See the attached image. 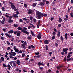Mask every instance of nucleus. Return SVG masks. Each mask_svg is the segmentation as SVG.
I'll return each instance as SVG.
<instances>
[{
	"label": "nucleus",
	"instance_id": "nucleus-1",
	"mask_svg": "<svg viewBox=\"0 0 73 73\" xmlns=\"http://www.w3.org/2000/svg\"><path fill=\"white\" fill-rule=\"evenodd\" d=\"M36 15L38 16V19H41V16H42V13L40 12H38L36 13Z\"/></svg>",
	"mask_w": 73,
	"mask_h": 73
},
{
	"label": "nucleus",
	"instance_id": "nucleus-2",
	"mask_svg": "<svg viewBox=\"0 0 73 73\" xmlns=\"http://www.w3.org/2000/svg\"><path fill=\"white\" fill-rule=\"evenodd\" d=\"M28 14H31L33 13V10L32 9H29L27 12Z\"/></svg>",
	"mask_w": 73,
	"mask_h": 73
},
{
	"label": "nucleus",
	"instance_id": "nucleus-3",
	"mask_svg": "<svg viewBox=\"0 0 73 73\" xmlns=\"http://www.w3.org/2000/svg\"><path fill=\"white\" fill-rule=\"evenodd\" d=\"M41 33H39L37 36V38H38V39L39 40H40V39H41Z\"/></svg>",
	"mask_w": 73,
	"mask_h": 73
},
{
	"label": "nucleus",
	"instance_id": "nucleus-4",
	"mask_svg": "<svg viewBox=\"0 0 73 73\" xmlns=\"http://www.w3.org/2000/svg\"><path fill=\"white\" fill-rule=\"evenodd\" d=\"M27 30V28L26 27H24L21 30V32H23V33H25Z\"/></svg>",
	"mask_w": 73,
	"mask_h": 73
},
{
	"label": "nucleus",
	"instance_id": "nucleus-5",
	"mask_svg": "<svg viewBox=\"0 0 73 73\" xmlns=\"http://www.w3.org/2000/svg\"><path fill=\"white\" fill-rule=\"evenodd\" d=\"M15 51L17 53H21L23 52L22 50H20L19 51V50H18L17 49L16 50H15Z\"/></svg>",
	"mask_w": 73,
	"mask_h": 73
},
{
	"label": "nucleus",
	"instance_id": "nucleus-6",
	"mask_svg": "<svg viewBox=\"0 0 73 73\" xmlns=\"http://www.w3.org/2000/svg\"><path fill=\"white\" fill-rule=\"evenodd\" d=\"M44 43L45 44H48L49 43V40H45L44 41Z\"/></svg>",
	"mask_w": 73,
	"mask_h": 73
},
{
	"label": "nucleus",
	"instance_id": "nucleus-7",
	"mask_svg": "<svg viewBox=\"0 0 73 73\" xmlns=\"http://www.w3.org/2000/svg\"><path fill=\"white\" fill-rule=\"evenodd\" d=\"M5 35L7 36V37H9V38H11V37H12V36H11V35H10V34H9L8 33H5Z\"/></svg>",
	"mask_w": 73,
	"mask_h": 73
},
{
	"label": "nucleus",
	"instance_id": "nucleus-8",
	"mask_svg": "<svg viewBox=\"0 0 73 73\" xmlns=\"http://www.w3.org/2000/svg\"><path fill=\"white\" fill-rule=\"evenodd\" d=\"M68 50V48H63L62 51L64 52H66Z\"/></svg>",
	"mask_w": 73,
	"mask_h": 73
},
{
	"label": "nucleus",
	"instance_id": "nucleus-9",
	"mask_svg": "<svg viewBox=\"0 0 73 73\" xmlns=\"http://www.w3.org/2000/svg\"><path fill=\"white\" fill-rule=\"evenodd\" d=\"M38 65L39 66H41V65H42V66H44V64L41 62H38Z\"/></svg>",
	"mask_w": 73,
	"mask_h": 73
},
{
	"label": "nucleus",
	"instance_id": "nucleus-10",
	"mask_svg": "<svg viewBox=\"0 0 73 73\" xmlns=\"http://www.w3.org/2000/svg\"><path fill=\"white\" fill-rule=\"evenodd\" d=\"M20 62L19 60L18 59L17 60V65H20Z\"/></svg>",
	"mask_w": 73,
	"mask_h": 73
},
{
	"label": "nucleus",
	"instance_id": "nucleus-11",
	"mask_svg": "<svg viewBox=\"0 0 73 73\" xmlns=\"http://www.w3.org/2000/svg\"><path fill=\"white\" fill-rule=\"evenodd\" d=\"M9 3L10 4H11V7H13V6H14V4H13V3H12V2L10 1L9 2Z\"/></svg>",
	"mask_w": 73,
	"mask_h": 73
},
{
	"label": "nucleus",
	"instance_id": "nucleus-12",
	"mask_svg": "<svg viewBox=\"0 0 73 73\" xmlns=\"http://www.w3.org/2000/svg\"><path fill=\"white\" fill-rule=\"evenodd\" d=\"M62 67H63V66L62 65L60 66H58L56 67V68L58 69H60V68H62Z\"/></svg>",
	"mask_w": 73,
	"mask_h": 73
},
{
	"label": "nucleus",
	"instance_id": "nucleus-13",
	"mask_svg": "<svg viewBox=\"0 0 73 73\" xmlns=\"http://www.w3.org/2000/svg\"><path fill=\"white\" fill-rule=\"evenodd\" d=\"M64 37L66 40H68V36H67V33H66L64 35Z\"/></svg>",
	"mask_w": 73,
	"mask_h": 73
},
{
	"label": "nucleus",
	"instance_id": "nucleus-14",
	"mask_svg": "<svg viewBox=\"0 0 73 73\" xmlns=\"http://www.w3.org/2000/svg\"><path fill=\"white\" fill-rule=\"evenodd\" d=\"M8 22L9 23H11L13 22V20L10 19L9 20V21H8Z\"/></svg>",
	"mask_w": 73,
	"mask_h": 73
},
{
	"label": "nucleus",
	"instance_id": "nucleus-15",
	"mask_svg": "<svg viewBox=\"0 0 73 73\" xmlns=\"http://www.w3.org/2000/svg\"><path fill=\"white\" fill-rule=\"evenodd\" d=\"M17 15V14H15L13 15V17H15V18H17L18 17H19V16H18V15Z\"/></svg>",
	"mask_w": 73,
	"mask_h": 73
},
{
	"label": "nucleus",
	"instance_id": "nucleus-16",
	"mask_svg": "<svg viewBox=\"0 0 73 73\" xmlns=\"http://www.w3.org/2000/svg\"><path fill=\"white\" fill-rule=\"evenodd\" d=\"M62 19H61V18L59 17V18L58 21L60 22V23H61V22H62Z\"/></svg>",
	"mask_w": 73,
	"mask_h": 73
},
{
	"label": "nucleus",
	"instance_id": "nucleus-17",
	"mask_svg": "<svg viewBox=\"0 0 73 73\" xmlns=\"http://www.w3.org/2000/svg\"><path fill=\"white\" fill-rule=\"evenodd\" d=\"M18 26L19 25H18V24L16 23L13 26L14 27H15V28H17Z\"/></svg>",
	"mask_w": 73,
	"mask_h": 73
},
{
	"label": "nucleus",
	"instance_id": "nucleus-18",
	"mask_svg": "<svg viewBox=\"0 0 73 73\" xmlns=\"http://www.w3.org/2000/svg\"><path fill=\"white\" fill-rule=\"evenodd\" d=\"M40 5L41 6H44L45 5V3L44 2H40Z\"/></svg>",
	"mask_w": 73,
	"mask_h": 73
},
{
	"label": "nucleus",
	"instance_id": "nucleus-19",
	"mask_svg": "<svg viewBox=\"0 0 73 73\" xmlns=\"http://www.w3.org/2000/svg\"><path fill=\"white\" fill-rule=\"evenodd\" d=\"M8 33L9 34H11V33H13V30H10L9 31H8Z\"/></svg>",
	"mask_w": 73,
	"mask_h": 73
},
{
	"label": "nucleus",
	"instance_id": "nucleus-20",
	"mask_svg": "<svg viewBox=\"0 0 73 73\" xmlns=\"http://www.w3.org/2000/svg\"><path fill=\"white\" fill-rule=\"evenodd\" d=\"M47 16V14H43V13H42V15L41 17H44V16H45V17H46Z\"/></svg>",
	"mask_w": 73,
	"mask_h": 73
},
{
	"label": "nucleus",
	"instance_id": "nucleus-21",
	"mask_svg": "<svg viewBox=\"0 0 73 73\" xmlns=\"http://www.w3.org/2000/svg\"><path fill=\"white\" fill-rule=\"evenodd\" d=\"M11 53L13 54V56H15L16 55V52H11Z\"/></svg>",
	"mask_w": 73,
	"mask_h": 73
},
{
	"label": "nucleus",
	"instance_id": "nucleus-22",
	"mask_svg": "<svg viewBox=\"0 0 73 73\" xmlns=\"http://www.w3.org/2000/svg\"><path fill=\"white\" fill-rule=\"evenodd\" d=\"M11 7L12 9H14V10H15V9H16V7L15 6Z\"/></svg>",
	"mask_w": 73,
	"mask_h": 73
},
{
	"label": "nucleus",
	"instance_id": "nucleus-23",
	"mask_svg": "<svg viewBox=\"0 0 73 73\" xmlns=\"http://www.w3.org/2000/svg\"><path fill=\"white\" fill-rule=\"evenodd\" d=\"M13 66L14 67H16V63L15 62H13Z\"/></svg>",
	"mask_w": 73,
	"mask_h": 73
},
{
	"label": "nucleus",
	"instance_id": "nucleus-24",
	"mask_svg": "<svg viewBox=\"0 0 73 73\" xmlns=\"http://www.w3.org/2000/svg\"><path fill=\"white\" fill-rule=\"evenodd\" d=\"M71 60H72V58H68L67 59V62H69Z\"/></svg>",
	"mask_w": 73,
	"mask_h": 73
},
{
	"label": "nucleus",
	"instance_id": "nucleus-25",
	"mask_svg": "<svg viewBox=\"0 0 73 73\" xmlns=\"http://www.w3.org/2000/svg\"><path fill=\"white\" fill-rule=\"evenodd\" d=\"M21 45L22 46H23V48H24V49H25L26 48H25V45L24 44H22Z\"/></svg>",
	"mask_w": 73,
	"mask_h": 73
},
{
	"label": "nucleus",
	"instance_id": "nucleus-26",
	"mask_svg": "<svg viewBox=\"0 0 73 73\" xmlns=\"http://www.w3.org/2000/svg\"><path fill=\"white\" fill-rule=\"evenodd\" d=\"M7 67L9 68L8 69L9 70H10L11 69V66L9 64H8L7 65Z\"/></svg>",
	"mask_w": 73,
	"mask_h": 73
},
{
	"label": "nucleus",
	"instance_id": "nucleus-27",
	"mask_svg": "<svg viewBox=\"0 0 73 73\" xmlns=\"http://www.w3.org/2000/svg\"><path fill=\"white\" fill-rule=\"evenodd\" d=\"M24 33H26V34H27V35H29V32H28V31H26Z\"/></svg>",
	"mask_w": 73,
	"mask_h": 73
},
{
	"label": "nucleus",
	"instance_id": "nucleus-28",
	"mask_svg": "<svg viewBox=\"0 0 73 73\" xmlns=\"http://www.w3.org/2000/svg\"><path fill=\"white\" fill-rule=\"evenodd\" d=\"M70 57H71V55H69V54H68V55L67 56V58H70Z\"/></svg>",
	"mask_w": 73,
	"mask_h": 73
},
{
	"label": "nucleus",
	"instance_id": "nucleus-29",
	"mask_svg": "<svg viewBox=\"0 0 73 73\" xmlns=\"http://www.w3.org/2000/svg\"><path fill=\"white\" fill-rule=\"evenodd\" d=\"M1 9L2 10V11H3V12H5V8H4V7H2Z\"/></svg>",
	"mask_w": 73,
	"mask_h": 73
},
{
	"label": "nucleus",
	"instance_id": "nucleus-30",
	"mask_svg": "<svg viewBox=\"0 0 73 73\" xmlns=\"http://www.w3.org/2000/svg\"><path fill=\"white\" fill-rule=\"evenodd\" d=\"M60 36V31H58V34H57V36L58 37H59Z\"/></svg>",
	"mask_w": 73,
	"mask_h": 73
},
{
	"label": "nucleus",
	"instance_id": "nucleus-31",
	"mask_svg": "<svg viewBox=\"0 0 73 73\" xmlns=\"http://www.w3.org/2000/svg\"><path fill=\"white\" fill-rule=\"evenodd\" d=\"M22 29V28L21 27H19L17 28V29L18 30H19L20 31H21H21H22V29Z\"/></svg>",
	"mask_w": 73,
	"mask_h": 73
},
{
	"label": "nucleus",
	"instance_id": "nucleus-32",
	"mask_svg": "<svg viewBox=\"0 0 73 73\" xmlns=\"http://www.w3.org/2000/svg\"><path fill=\"white\" fill-rule=\"evenodd\" d=\"M70 15L71 17H73V13L71 12L70 14Z\"/></svg>",
	"mask_w": 73,
	"mask_h": 73
},
{
	"label": "nucleus",
	"instance_id": "nucleus-33",
	"mask_svg": "<svg viewBox=\"0 0 73 73\" xmlns=\"http://www.w3.org/2000/svg\"><path fill=\"white\" fill-rule=\"evenodd\" d=\"M45 48L46 50H48V45H46V46Z\"/></svg>",
	"mask_w": 73,
	"mask_h": 73
},
{
	"label": "nucleus",
	"instance_id": "nucleus-34",
	"mask_svg": "<svg viewBox=\"0 0 73 73\" xmlns=\"http://www.w3.org/2000/svg\"><path fill=\"white\" fill-rule=\"evenodd\" d=\"M3 68H7V65H6L5 64H3Z\"/></svg>",
	"mask_w": 73,
	"mask_h": 73
},
{
	"label": "nucleus",
	"instance_id": "nucleus-35",
	"mask_svg": "<svg viewBox=\"0 0 73 73\" xmlns=\"http://www.w3.org/2000/svg\"><path fill=\"white\" fill-rule=\"evenodd\" d=\"M33 21L34 23H36V22H37V21L36 20V19H33Z\"/></svg>",
	"mask_w": 73,
	"mask_h": 73
},
{
	"label": "nucleus",
	"instance_id": "nucleus-36",
	"mask_svg": "<svg viewBox=\"0 0 73 73\" xmlns=\"http://www.w3.org/2000/svg\"><path fill=\"white\" fill-rule=\"evenodd\" d=\"M1 60L2 61H4V58L3 57H1Z\"/></svg>",
	"mask_w": 73,
	"mask_h": 73
},
{
	"label": "nucleus",
	"instance_id": "nucleus-37",
	"mask_svg": "<svg viewBox=\"0 0 73 73\" xmlns=\"http://www.w3.org/2000/svg\"><path fill=\"white\" fill-rule=\"evenodd\" d=\"M55 44L56 47H57L58 46V44L57 43V42H55Z\"/></svg>",
	"mask_w": 73,
	"mask_h": 73
},
{
	"label": "nucleus",
	"instance_id": "nucleus-38",
	"mask_svg": "<svg viewBox=\"0 0 73 73\" xmlns=\"http://www.w3.org/2000/svg\"><path fill=\"white\" fill-rule=\"evenodd\" d=\"M60 38L62 40V41H63L64 40V38L62 36H61L60 37Z\"/></svg>",
	"mask_w": 73,
	"mask_h": 73
},
{
	"label": "nucleus",
	"instance_id": "nucleus-39",
	"mask_svg": "<svg viewBox=\"0 0 73 73\" xmlns=\"http://www.w3.org/2000/svg\"><path fill=\"white\" fill-rule=\"evenodd\" d=\"M24 7H25V8H27V7H28V5H27L26 4H25L24 5Z\"/></svg>",
	"mask_w": 73,
	"mask_h": 73
},
{
	"label": "nucleus",
	"instance_id": "nucleus-40",
	"mask_svg": "<svg viewBox=\"0 0 73 73\" xmlns=\"http://www.w3.org/2000/svg\"><path fill=\"white\" fill-rule=\"evenodd\" d=\"M35 54L36 55H38L39 54V52H37H37H35Z\"/></svg>",
	"mask_w": 73,
	"mask_h": 73
},
{
	"label": "nucleus",
	"instance_id": "nucleus-41",
	"mask_svg": "<svg viewBox=\"0 0 73 73\" xmlns=\"http://www.w3.org/2000/svg\"><path fill=\"white\" fill-rule=\"evenodd\" d=\"M56 33H55V32H53L52 33V35L53 36H55L56 35Z\"/></svg>",
	"mask_w": 73,
	"mask_h": 73
},
{
	"label": "nucleus",
	"instance_id": "nucleus-42",
	"mask_svg": "<svg viewBox=\"0 0 73 73\" xmlns=\"http://www.w3.org/2000/svg\"><path fill=\"white\" fill-rule=\"evenodd\" d=\"M48 72L49 73H51V72H52V70H50V69H48Z\"/></svg>",
	"mask_w": 73,
	"mask_h": 73
},
{
	"label": "nucleus",
	"instance_id": "nucleus-43",
	"mask_svg": "<svg viewBox=\"0 0 73 73\" xmlns=\"http://www.w3.org/2000/svg\"><path fill=\"white\" fill-rule=\"evenodd\" d=\"M61 26V24H59V25H58V28H60Z\"/></svg>",
	"mask_w": 73,
	"mask_h": 73
},
{
	"label": "nucleus",
	"instance_id": "nucleus-44",
	"mask_svg": "<svg viewBox=\"0 0 73 73\" xmlns=\"http://www.w3.org/2000/svg\"><path fill=\"white\" fill-rule=\"evenodd\" d=\"M5 21H0V22H1V24H4V22Z\"/></svg>",
	"mask_w": 73,
	"mask_h": 73
},
{
	"label": "nucleus",
	"instance_id": "nucleus-45",
	"mask_svg": "<svg viewBox=\"0 0 73 73\" xmlns=\"http://www.w3.org/2000/svg\"><path fill=\"white\" fill-rule=\"evenodd\" d=\"M17 36H20V33H18L17 34Z\"/></svg>",
	"mask_w": 73,
	"mask_h": 73
},
{
	"label": "nucleus",
	"instance_id": "nucleus-46",
	"mask_svg": "<svg viewBox=\"0 0 73 73\" xmlns=\"http://www.w3.org/2000/svg\"><path fill=\"white\" fill-rule=\"evenodd\" d=\"M72 53H73V52H70L68 53V54H69V55H70V54H72Z\"/></svg>",
	"mask_w": 73,
	"mask_h": 73
},
{
	"label": "nucleus",
	"instance_id": "nucleus-47",
	"mask_svg": "<svg viewBox=\"0 0 73 73\" xmlns=\"http://www.w3.org/2000/svg\"><path fill=\"white\" fill-rule=\"evenodd\" d=\"M25 55V54L24 53L22 54V57H24V56Z\"/></svg>",
	"mask_w": 73,
	"mask_h": 73
},
{
	"label": "nucleus",
	"instance_id": "nucleus-48",
	"mask_svg": "<svg viewBox=\"0 0 73 73\" xmlns=\"http://www.w3.org/2000/svg\"><path fill=\"white\" fill-rule=\"evenodd\" d=\"M31 48L32 49H34V48H35V46H34L33 45H31Z\"/></svg>",
	"mask_w": 73,
	"mask_h": 73
},
{
	"label": "nucleus",
	"instance_id": "nucleus-49",
	"mask_svg": "<svg viewBox=\"0 0 73 73\" xmlns=\"http://www.w3.org/2000/svg\"><path fill=\"white\" fill-rule=\"evenodd\" d=\"M36 3H33V7H36Z\"/></svg>",
	"mask_w": 73,
	"mask_h": 73
},
{
	"label": "nucleus",
	"instance_id": "nucleus-50",
	"mask_svg": "<svg viewBox=\"0 0 73 73\" xmlns=\"http://www.w3.org/2000/svg\"><path fill=\"white\" fill-rule=\"evenodd\" d=\"M73 49L72 48H69V51L70 52H71L72 51V50Z\"/></svg>",
	"mask_w": 73,
	"mask_h": 73
},
{
	"label": "nucleus",
	"instance_id": "nucleus-51",
	"mask_svg": "<svg viewBox=\"0 0 73 73\" xmlns=\"http://www.w3.org/2000/svg\"><path fill=\"white\" fill-rule=\"evenodd\" d=\"M31 39V36H28L27 37V39L28 40H30Z\"/></svg>",
	"mask_w": 73,
	"mask_h": 73
},
{
	"label": "nucleus",
	"instance_id": "nucleus-52",
	"mask_svg": "<svg viewBox=\"0 0 73 73\" xmlns=\"http://www.w3.org/2000/svg\"><path fill=\"white\" fill-rule=\"evenodd\" d=\"M23 20L24 21H27V20H28V19L26 18H23Z\"/></svg>",
	"mask_w": 73,
	"mask_h": 73
},
{
	"label": "nucleus",
	"instance_id": "nucleus-53",
	"mask_svg": "<svg viewBox=\"0 0 73 73\" xmlns=\"http://www.w3.org/2000/svg\"><path fill=\"white\" fill-rule=\"evenodd\" d=\"M41 24V22H40V20H39L38 22V25H40Z\"/></svg>",
	"mask_w": 73,
	"mask_h": 73
},
{
	"label": "nucleus",
	"instance_id": "nucleus-54",
	"mask_svg": "<svg viewBox=\"0 0 73 73\" xmlns=\"http://www.w3.org/2000/svg\"><path fill=\"white\" fill-rule=\"evenodd\" d=\"M64 61H66V57L65 56L64 58Z\"/></svg>",
	"mask_w": 73,
	"mask_h": 73
},
{
	"label": "nucleus",
	"instance_id": "nucleus-55",
	"mask_svg": "<svg viewBox=\"0 0 73 73\" xmlns=\"http://www.w3.org/2000/svg\"><path fill=\"white\" fill-rule=\"evenodd\" d=\"M65 54V53L63 52H61V54L62 56H63V55H64Z\"/></svg>",
	"mask_w": 73,
	"mask_h": 73
},
{
	"label": "nucleus",
	"instance_id": "nucleus-56",
	"mask_svg": "<svg viewBox=\"0 0 73 73\" xmlns=\"http://www.w3.org/2000/svg\"><path fill=\"white\" fill-rule=\"evenodd\" d=\"M19 21L21 23H22V22H23V20H22V19H20L19 20Z\"/></svg>",
	"mask_w": 73,
	"mask_h": 73
},
{
	"label": "nucleus",
	"instance_id": "nucleus-57",
	"mask_svg": "<svg viewBox=\"0 0 73 73\" xmlns=\"http://www.w3.org/2000/svg\"><path fill=\"white\" fill-rule=\"evenodd\" d=\"M17 33V31H14V35H15Z\"/></svg>",
	"mask_w": 73,
	"mask_h": 73
},
{
	"label": "nucleus",
	"instance_id": "nucleus-58",
	"mask_svg": "<svg viewBox=\"0 0 73 73\" xmlns=\"http://www.w3.org/2000/svg\"><path fill=\"white\" fill-rule=\"evenodd\" d=\"M54 32H57V30L55 28L54 29Z\"/></svg>",
	"mask_w": 73,
	"mask_h": 73
},
{
	"label": "nucleus",
	"instance_id": "nucleus-59",
	"mask_svg": "<svg viewBox=\"0 0 73 73\" xmlns=\"http://www.w3.org/2000/svg\"><path fill=\"white\" fill-rule=\"evenodd\" d=\"M1 38L2 40H4V37L3 36H2L1 37Z\"/></svg>",
	"mask_w": 73,
	"mask_h": 73
},
{
	"label": "nucleus",
	"instance_id": "nucleus-60",
	"mask_svg": "<svg viewBox=\"0 0 73 73\" xmlns=\"http://www.w3.org/2000/svg\"><path fill=\"white\" fill-rule=\"evenodd\" d=\"M30 18L31 20H32L33 19V17H30Z\"/></svg>",
	"mask_w": 73,
	"mask_h": 73
},
{
	"label": "nucleus",
	"instance_id": "nucleus-61",
	"mask_svg": "<svg viewBox=\"0 0 73 73\" xmlns=\"http://www.w3.org/2000/svg\"><path fill=\"white\" fill-rule=\"evenodd\" d=\"M7 43L8 45H10V43L9 42V41H7Z\"/></svg>",
	"mask_w": 73,
	"mask_h": 73
},
{
	"label": "nucleus",
	"instance_id": "nucleus-62",
	"mask_svg": "<svg viewBox=\"0 0 73 73\" xmlns=\"http://www.w3.org/2000/svg\"><path fill=\"white\" fill-rule=\"evenodd\" d=\"M55 38V36H53L52 38V40H54Z\"/></svg>",
	"mask_w": 73,
	"mask_h": 73
},
{
	"label": "nucleus",
	"instance_id": "nucleus-63",
	"mask_svg": "<svg viewBox=\"0 0 73 73\" xmlns=\"http://www.w3.org/2000/svg\"><path fill=\"white\" fill-rule=\"evenodd\" d=\"M23 44H24V45H27V42H26V41H25Z\"/></svg>",
	"mask_w": 73,
	"mask_h": 73
},
{
	"label": "nucleus",
	"instance_id": "nucleus-64",
	"mask_svg": "<svg viewBox=\"0 0 73 73\" xmlns=\"http://www.w3.org/2000/svg\"><path fill=\"white\" fill-rule=\"evenodd\" d=\"M39 68L40 69V70H43V68L42 67H40Z\"/></svg>",
	"mask_w": 73,
	"mask_h": 73
}]
</instances>
